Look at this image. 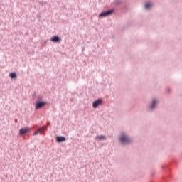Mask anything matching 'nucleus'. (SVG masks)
Segmentation results:
<instances>
[{"label": "nucleus", "instance_id": "f257e3e1", "mask_svg": "<svg viewBox=\"0 0 182 182\" xmlns=\"http://www.w3.org/2000/svg\"><path fill=\"white\" fill-rule=\"evenodd\" d=\"M113 12H114L113 10H109L107 11H104L99 15V18H106L107 16H110V15H112L113 14Z\"/></svg>", "mask_w": 182, "mask_h": 182}, {"label": "nucleus", "instance_id": "f03ea898", "mask_svg": "<svg viewBox=\"0 0 182 182\" xmlns=\"http://www.w3.org/2000/svg\"><path fill=\"white\" fill-rule=\"evenodd\" d=\"M120 141L122 143H124V144H129L130 143V141H132V140H130V138H129L126 135H122L120 137Z\"/></svg>", "mask_w": 182, "mask_h": 182}, {"label": "nucleus", "instance_id": "7ed1b4c3", "mask_svg": "<svg viewBox=\"0 0 182 182\" xmlns=\"http://www.w3.org/2000/svg\"><path fill=\"white\" fill-rule=\"evenodd\" d=\"M46 103L45 102H37L36 103V109L38 110V109H41V107H43Z\"/></svg>", "mask_w": 182, "mask_h": 182}, {"label": "nucleus", "instance_id": "20e7f679", "mask_svg": "<svg viewBox=\"0 0 182 182\" xmlns=\"http://www.w3.org/2000/svg\"><path fill=\"white\" fill-rule=\"evenodd\" d=\"M29 130H31V129L29 127H25V128H22L19 130V133L20 134H26V133H28V132H29Z\"/></svg>", "mask_w": 182, "mask_h": 182}, {"label": "nucleus", "instance_id": "39448f33", "mask_svg": "<svg viewBox=\"0 0 182 182\" xmlns=\"http://www.w3.org/2000/svg\"><path fill=\"white\" fill-rule=\"evenodd\" d=\"M102 102H103L102 100H97L95 101L92 104V107L96 109L97 106H100V105H102Z\"/></svg>", "mask_w": 182, "mask_h": 182}, {"label": "nucleus", "instance_id": "423d86ee", "mask_svg": "<svg viewBox=\"0 0 182 182\" xmlns=\"http://www.w3.org/2000/svg\"><path fill=\"white\" fill-rule=\"evenodd\" d=\"M66 140V138L65 136H57L56 141L58 143H62V141H65Z\"/></svg>", "mask_w": 182, "mask_h": 182}, {"label": "nucleus", "instance_id": "0eeeda50", "mask_svg": "<svg viewBox=\"0 0 182 182\" xmlns=\"http://www.w3.org/2000/svg\"><path fill=\"white\" fill-rule=\"evenodd\" d=\"M95 139L98 141H100V140H106V136L105 135L97 136Z\"/></svg>", "mask_w": 182, "mask_h": 182}, {"label": "nucleus", "instance_id": "6e6552de", "mask_svg": "<svg viewBox=\"0 0 182 182\" xmlns=\"http://www.w3.org/2000/svg\"><path fill=\"white\" fill-rule=\"evenodd\" d=\"M59 41H60V38L56 36H55L50 38L51 42L56 43V42H59Z\"/></svg>", "mask_w": 182, "mask_h": 182}, {"label": "nucleus", "instance_id": "1a4fd4ad", "mask_svg": "<svg viewBox=\"0 0 182 182\" xmlns=\"http://www.w3.org/2000/svg\"><path fill=\"white\" fill-rule=\"evenodd\" d=\"M45 127H41L38 129V130L36 131L34 133V136H36V134H39V133H42L43 130H44Z\"/></svg>", "mask_w": 182, "mask_h": 182}, {"label": "nucleus", "instance_id": "9d476101", "mask_svg": "<svg viewBox=\"0 0 182 182\" xmlns=\"http://www.w3.org/2000/svg\"><path fill=\"white\" fill-rule=\"evenodd\" d=\"M156 105H157V101L156 100H154L152 102V105L151 106V109L153 110V109H154V107H156Z\"/></svg>", "mask_w": 182, "mask_h": 182}, {"label": "nucleus", "instance_id": "9b49d317", "mask_svg": "<svg viewBox=\"0 0 182 182\" xmlns=\"http://www.w3.org/2000/svg\"><path fill=\"white\" fill-rule=\"evenodd\" d=\"M10 77L11 79H15V77H16V73H10Z\"/></svg>", "mask_w": 182, "mask_h": 182}, {"label": "nucleus", "instance_id": "f8f14e48", "mask_svg": "<svg viewBox=\"0 0 182 182\" xmlns=\"http://www.w3.org/2000/svg\"><path fill=\"white\" fill-rule=\"evenodd\" d=\"M151 6H153V4H151V3H148L145 5V8L146 9H149V8H151Z\"/></svg>", "mask_w": 182, "mask_h": 182}]
</instances>
